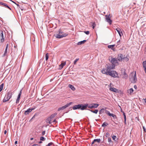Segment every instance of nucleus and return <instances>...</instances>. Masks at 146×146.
I'll return each instance as SVG.
<instances>
[{
	"instance_id": "43",
	"label": "nucleus",
	"mask_w": 146,
	"mask_h": 146,
	"mask_svg": "<svg viewBox=\"0 0 146 146\" xmlns=\"http://www.w3.org/2000/svg\"><path fill=\"white\" fill-rule=\"evenodd\" d=\"M20 98H17V99L16 103V104H18L19 102V101L20 100Z\"/></svg>"
},
{
	"instance_id": "61",
	"label": "nucleus",
	"mask_w": 146,
	"mask_h": 146,
	"mask_svg": "<svg viewBox=\"0 0 146 146\" xmlns=\"http://www.w3.org/2000/svg\"><path fill=\"white\" fill-rule=\"evenodd\" d=\"M143 100H144L145 102L146 103V98L145 99H143Z\"/></svg>"
},
{
	"instance_id": "16",
	"label": "nucleus",
	"mask_w": 146,
	"mask_h": 146,
	"mask_svg": "<svg viewBox=\"0 0 146 146\" xmlns=\"http://www.w3.org/2000/svg\"><path fill=\"white\" fill-rule=\"evenodd\" d=\"M115 30L117 31L120 37L121 36V34H123V33L122 31H121V29L119 28H117L115 29Z\"/></svg>"
},
{
	"instance_id": "35",
	"label": "nucleus",
	"mask_w": 146,
	"mask_h": 146,
	"mask_svg": "<svg viewBox=\"0 0 146 146\" xmlns=\"http://www.w3.org/2000/svg\"><path fill=\"white\" fill-rule=\"evenodd\" d=\"M133 92V90L132 88H131L129 90V92L131 94Z\"/></svg>"
},
{
	"instance_id": "14",
	"label": "nucleus",
	"mask_w": 146,
	"mask_h": 146,
	"mask_svg": "<svg viewBox=\"0 0 146 146\" xmlns=\"http://www.w3.org/2000/svg\"><path fill=\"white\" fill-rule=\"evenodd\" d=\"M124 72H122L121 73L123 75V78L125 79H127L128 77V76L126 73V72L125 71V70L124 69Z\"/></svg>"
},
{
	"instance_id": "9",
	"label": "nucleus",
	"mask_w": 146,
	"mask_h": 146,
	"mask_svg": "<svg viewBox=\"0 0 146 146\" xmlns=\"http://www.w3.org/2000/svg\"><path fill=\"white\" fill-rule=\"evenodd\" d=\"M13 94V92H7V94L5 96V97H6V98L8 100H9L11 98L12 95Z\"/></svg>"
},
{
	"instance_id": "38",
	"label": "nucleus",
	"mask_w": 146,
	"mask_h": 146,
	"mask_svg": "<svg viewBox=\"0 0 146 146\" xmlns=\"http://www.w3.org/2000/svg\"><path fill=\"white\" fill-rule=\"evenodd\" d=\"M92 28L93 29H94V28L96 26V24H95V22H93L92 23Z\"/></svg>"
},
{
	"instance_id": "41",
	"label": "nucleus",
	"mask_w": 146,
	"mask_h": 146,
	"mask_svg": "<svg viewBox=\"0 0 146 146\" xmlns=\"http://www.w3.org/2000/svg\"><path fill=\"white\" fill-rule=\"evenodd\" d=\"M108 142L110 143H113V142L111 140V138L110 137H108Z\"/></svg>"
},
{
	"instance_id": "13",
	"label": "nucleus",
	"mask_w": 146,
	"mask_h": 146,
	"mask_svg": "<svg viewBox=\"0 0 146 146\" xmlns=\"http://www.w3.org/2000/svg\"><path fill=\"white\" fill-rule=\"evenodd\" d=\"M0 37L1 38V42H4V38L3 31L2 30H1L0 31Z\"/></svg>"
},
{
	"instance_id": "7",
	"label": "nucleus",
	"mask_w": 146,
	"mask_h": 146,
	"mask_svg": "<svg viewBox=\"0 0 146 146\" xmlns=\"http://www.w3.org/2000/svg\"><path fill=\"white\" fill-rule=\"evenodd\" d=\"M116 58L112 57L109 59V60L111 63V64L115 65V66L116 65V64H118V62Z\"/></svg>"
},
{
	"instance_id": "25",
	"label": "nucleus",
	"mask_w": 146,
	"mask_h": 146,
	"mask_svg": "<svg viewBox=\"0 0 146 146\" xmlns=\"http://www.w3.org/2000/svg\"><path fill=\"white\" fill-rule=\"evenodd\" d=\"M68 86L69 88L73 91H74L75 90V88L74 87V86L71 84H69Z\"/></svg>"
},
{
	"instance_id": "46",
	"label": "nucleus",
	"mask_w": 146,
	"mask_h": 146,
	"mask_svg": "<svg viewBox=\"0 0 146 146\" xmlns=\"http://www.w3.org/2000/svg\"><path fill=\"white\" fill-rule=\"evenodd\" d=\"M84 33L86 35H88L90 33V32L89 31H86L84 32Z\"/></svg>"
},
{
	"instance_id": "39",
	"label": "nucleus",
	"mask_w": 146,
	"mask_h": 146,
	"mask_svg": "<svg viewBox=\"0 0 146 146\" xmlns=\"http://www.w3.org/2000/svg\"><path fill=\"white\" fill-rule=\"evenodd\" d=\"M48 58V53H46L45 55V60H47Z\"/></svg>"
},
{
	"instance_id": "10",
	"label": "nucleus",
	"mask_w": 146,
	"mask_h": 146,
	"mask_svg": "<svg viewBox=\"0 0 146 146\" xmlns=\"http://www.w3.org/2000/svg\"><path fill=\"white\" fill-rule=\"evenodd\" d=\"M110 71L108 70H107V68H104L101 70L102 73L104 74H105L106 75H108V73Z\"/></svg>"
},
{
	"instance_id": "12",
	"label": "nucleus",
	"mask_w": 146,
	"mask_h": 146,
	"mask_svg": "<svg viewBox=\"0 0 146 146\" xmlns=\"http://www.w3.org/2000/svg\"><path fill=\"white\" fill-rule=\"evenodd\" d=\"M133 80L131 81V82L133 83H135L136 82L137 79L136 77V72L134 74L133 76Z\"/></svg>"
},
{
	"instance_id": "34",
	"label": "nucleus",
	"mask_w": 146,
	"mask_h": 146,
	"mask_svg": "<svg viewBox=\"0 0 146 146\" xmlns=\"http://www.w3.org/2000/svg\"><path fill=\"white\" fill-rule=\"evenodd\" d=\"M100 139H94V141L95 142H98V143H100Z\"/></svg>"
},
{
	"instance_id": "27",
	"label": "nucleus",
	"mask_w": 146,
	"mask_h": 146,
	"mask_svg": "<svg viewBox=\"0 0 146 146\" xmlns=\"http://www.w3.org/2000/svg\"><path fill=\"white\" fill-rule=\"evenodd\" d=\"M105 113L110 116H111L112 114V113H110L109 111L106 110Z\"/></svg>"
},
{
	"instance_id": "42",
	"label": "nucleus",
	"mask_w": 146,
	"mask_h": 146,
	"mask_svg": "<svg viewBox=\"0 0 146 146\" xmlns=\"http://www.w3.org/2000/svg\"><path fill=\"white\" fill-rule=\"evenodd\" d=\"M19 9H20L21 11H23V10H25L24 8L22 6H20L19 7Z\"/></svg>"
},
{
	"instance_id": "31",
	"label": "nucleus",
	"mask_w": 146,
	"mask_h": 146,
	"mask_svg": "<svg viewBox=\"0 0 146 146\" xmlns=\"http://www.w3.org/2000/svg\"><path fill=\"white\" fill-rule=\"evenodd\" d=\"M115 44H113L111 45H109L108 46V47L109 48H111L112 49L115 46Z\"/></svg>"
},
{
	"instance_id": "56",
	"label": "nucleus",
	"mask_w": 146,
	"mask_h": 146,
	"mask_svg": "<svg viewBox=\"0 0 146 146\" xmlns=\"http://www.w3.org/2000/svg\"><path fill=\"white\" fill-rule=\"evenodd\" d=\"M134 88L135 89H136L137 88V87L136 85H134Z\"/></svg>"
},
{
	"instance_id": "28",
	"label": "nucleus",
	"mask_w": 146,
	"mask_h": 146,
	"mask_svg": "<svg viewBox=\"0 0 146 146\" xmlns=\"http://www.w3.org/2000/svg\"><path fill=\"white\" fill-rule=\"evenodd\" d=\"M4 6H5V7L7 8L8 9H9L11 10V8L9 6V5L6 3H5Z\"/></svg>"
},
{
	"instance_id": "58",
	"label": "nucleus",
	"mask_w": 146,
	"mask_h": 146,
	"mask_svg": "<svg viewBox=\"0 0 146 146\" xmlns=\"http://www.w3.org/2000/svg\"><path fill=\"white\" fill-rule=\"evenodd\" d=\"M57 122V121H56V119H54L53 121L52 122L53 123H55V122Z\"/></svg>"
},
{
	"instance_id": "2",
	"label": "nucleus",
	"mask_w": 146,
	"mask_h": 146,
	"mask_svg": "<svg viewBox=\"0 0 146 146\" xmlns=\"http://www.w3.org/2000/svg\"><path fill=\"white\" fill-rule=\"evenodd\" d=\"M58 33L54 35V36L58 38H61L63 37H65L68 35L67 33H64V32L60 29L58 31Z\"/></svg>"
},
{
	"instance_id": "1",
	"label": "nucleus",
	"mask_w": 146,
	"mask_h": 146,
	"mask_svg": "<svg viewBox=\"0 0 146 146\" xmlns=\"http://www.w3.org/2000/svg\"><path fill=\"white\" fill-rule=\"evenodd\" d=\"M87 106V105H85V104H79L74 105L72 107V108L74 110H86V107Z\"/></svg>"
},
{
	"instance_id": "48",
	"label": "nucleus",
	"mask_w": 146,
	"mask_h": 146,
	"mask_svg": "<svg viewBox=\"0 0 146 146\" xmlns=\"http://www.w3.org/2000/svg\"><path fill=\"white\" fill-rule=\"evenodd\" d=\"M6 98H4L3 100V102H5L8 101L9 100H8V99H7V100L5 99Z\"/></svg>"
},
{
	"instance_id": "17",
	"label": "nucleus",
	"mask_w": 146,
	"mask_h": 146,
	"mask_svg": "<svg viewBox=\"0 0 146 146\" xmlns=\"http://www.w3.org/2000/svg\"><path fill=\"white\" fill-rule=\"evenodd\" d=\"M121 112H123V114L124 117V123L125 125L126 124V117L125 113H124L123 111H122L121 110Z\"/></svg>"
},
{
	"instance_id": "54",
	"label": "nucleus",
	"mask_w": 146,
	"mask_h": 146,
	"mask_svg": "<svg viewBox=\"0 0 146 146\" xmlns=\"http://www.w3.org/2000/svg\"><path fill=\"white\" fill-rule=\"evenodd\" d=\"M5 3L0 1V5L4 6Z\"/></svg>"
},
{
	"instance_id": "11",
	"label": "nucleus",
	"mask_w": 146,
	"mask_h": 146,
	"mask_svg": "<svg viewBox=\"0 0 146 146\" xmlns=\"http://www.w3.org/2000/svg\"><path fill=\"white\" fill-rule=\"evenodd\" d=\"M124 56L121 54H119L117 57V60L119 61H121L122 59H123Z\"/></svg>"
},
{
	"instance_id": "44",
	"label": "nucleus",
	"mask_w": 146,
	"mask_h": 146,
	"mask_svg": "<svg viewBox=\"0 0 146 146\" xmlns=\"http://www.w3.org/2000/svg\"><path fill=\"white\" fill-rule=\"evenodd\" d=\"M79 58H76V59L74 60V64H76V62H77V61L79 60Z\"/></svg>"
},
{
	"instance_id": "32",
	"label": "nucleus",
	"mask_w": 146,
	"mask_h": 146,
	"mask_svg": "<svg viewBox=\"0 0 146 146\" xmlns=\"http://www.w3.org/2000/svg\"><path fill=\"white\" fill-rule=\"evenodd\" d=\"M46 138L44 137L41 136L40 137V140L41 141H44L45 140Z\"/></svg>"
},
{
	"instance_id": "37",
	"label": "nucleus",
	"mask_w": 146,
	"mask_h": 146,
	"mask_svg": "<svg viewBox=\"0 0 146 146\" xmlns=\"http://www.w3.org/2000/svg\"><path fill=\"white\" fill-rule=\"evenodd\" d=\"M111 116L113 117L114 119H117V118L116 116L113 113L112 114V115H111Z\"/></svg>"
},
{
	"instance_id": "21",
	"label": "nucleus",
	"mask_w": 146,
	"mask_h": 146,
	"mask_svg": "<svg viewBox=\"0 0 146 146\" xmlns=\"http://www.w3.org/2000/svg\"><path fill=\"white\" fill-rule=\"evenodd\" d=\"M110 90L113 92H117V90L114 87H111L110 88Z\"/></svg>"
},
{
	"instance_id": "20",
	"label": "nucleus",
	"mask_w": 146,
	"mask_h": 146,
	"mask_svg": "<svg viewBox=\"0 0 146 146\" xmlns=\"http://www.w3.org/2000/svg\"><path fill=\"white\" fill-rule=\"evenodd\" d=\"M8 47V44H7L6 46V47L5 50L4 54L3 55V56H5L7 53V50Z\"/></svg>"
},
{
	"instance_id": "57",
	"label": "nucleus",
	"mask_w": 146,
	"mask_h": 146,
	"mask_svg": "<svg viewBox=\"0 0 146 146\" xmlns=\"http://www.w3.org/2000/svg\"><path fill=\"white\" fill-rule=\"evenodd\" d=\"M120 42H121V41H120V40H119L117 41V43H118V44H117V46L118 45H119V43H120Z\"/></svg>"
},
{
	"instance_id": "47",
	"label": "nucleus",
	"mask_w": 146,
	"mask_h": 146,
	"mask_svg": "<svg viewBox=\"0 0 146 146\" xmlns=\"http://www.w3.org/2000/svg\"><path fill=\"white\" fill-rule=\"evenodd\" d=\"M53 144V143L52 142H50L49 143H48L47 145H46L47 146H50L51 145H52Z\"/></svg>"
},
{
	"instance_id": "8",
	"label": "nucleus",
	"mask_w": 146,
	"mask_h": 146,
	"mask_svg": "<svg viewBox=\"0 0 146 146\" xmlns=\"http://www.w3.org/2000/svg\"><path fill=\"white\" fill-rule=\"evenodd\" d=\"M110 15H106L105 16L106 17V21L110 25H111L112 22V20H111V18L110 17Z\"/></svg>"
},
{
	"instance_id": "26",
	"label": "nucleus",
	"mask_w": 146,
	"mask_h": 146,
	"mask_svg": "<svg viewBox=\"0 0 146 146\" xmlns=\"http://www.w3.org/2000/svg\"><path fill=\"white\" fill-rule=\"evenodd\" d=\"M108 125V124L106 122H104L102 125V127H105Z\"/></svg>"
},
{
	"instance_id": "15",
	"label": "nucleus",
	"mask_w": 146,
	"mask_h": 146,
	"mask_svg": "<svg viewBox=\"0 0 146 146\" xmlns=\"http://www.w3.org/2000/svg\"><path fill=\"white\" fill-rule=\"evenodd\" d=\"M66 64V62H62L59 65L60 67L59 69H61L64 67V66H65Z\"/></svg>"
},
{
	"instance_id": "4",
	"label": "nucleus",
	"mask_w": 146,
	"mask_h": 146,
	"mask_svg": "<svg viewBox=\"0 0 146 146\" xmlns=\"http://www.w3.org/2000/svg\"><path fill=\"white\" fill-rule=\"evenodd\" d=\"M108 73V75L110 76L113 78H118L119 77L117 73L114 70H111V71H110Z\"/></svg>"
},
{
	"instance_id": "24",
	"label": "nucleus",
	"mask_w": 146,
	"mask_h": 146,
	"mask_svg": "<svg viewBox=\"0 0 146 146\" xmlns=\"http://www.w3.org/2000/svg\"><path fill=\"white\" fill-rule=\"evenodd\" d=\"M86 40H84L82 41H80L78 42L77 43V44L78 45H81L82 44L84 43L85 42H86Z\"/></svg>"
},
{
	"instance_id": "55",
	"label": "nucleus",
	"mask_w": 146,
	"mask_h": 146,
	"mask_svg": "<svg viewBox=\"0 0 146 146\" xmlns=\"http://www.w3.org/2000/svg\"><path fill=\"white\" fill-rule=\"evenodd\" d=\"M13 3H14L17 6V7H19L20 6V5L18 4L17 3H16L15 2H13Z\"/></svg>"
},
{
	"instance_id": "50",
	"label": "nucleus",
	"mask_w": 146,
	"mask_h": 146,
	"mask_svg": "<svg viewBox=\"0 0 146 146\" xmlns=\"http://www.w3.org/2000/svg\"><path fill=\"white\" fill-rule=\"evenodd\" d=\"M36 108V107L35 106H34L31 108V110L32 111V110H34Z\"/></svg>"
},
{
	"instance_id": "23",
	"label": "nucleus",
	"mask_w": 146,
	"mask_h": 146,
	"mask_svg": "<svg viewBox=\"0 0 146 146\" xmlns=\"http://www.w3.org/2000/svg\"><path fill=\"white\" fill-rule=\"evenodd\" d=\"M106 111V109L104 108L101 109L99 111V114H101L102 113H104Z\"/></svg>"
},
{
	"instance_id": "40",
	"label": "nucleus",
	"mask_w": 146,
	"mask_h": 146,
	"mask_svg": "<svg viewBox=\"0 0 146 146\" xmlns=\"http://www.w3.org/2000/svg\"><path fill=\"white\" fill-rule=\"evenodd\" d=\"M123 59L125 60V61L126 62L128 61L129 60V58H127V57H125V56H124Z\"/></svg>"
},
{
	"instance_id": "62",
	"label": "nucleus",
	"mask_w": 146,
	"mask_h": 146,
	"mask_svg": "<svg viewBox=\"0 0 146 146\" xmlns=\"http://www.w3.org/2000/svg\"><path fill=\"white\" fill-rule=\"evenodd\" d=\"M7 133V131L6 130H5L4 131V133L5 134H6Z\"/></svg>"
},
{
	"instance_id": "29",
	"label": "nucleus",
	"mask_w": 146,
	"mask_h": 146,
	"mask_svg": "<svg viewBox=\"0 0 146 146\" xmlns=\"http://www.w3.org/2000/svg\"><path fill=\"white\" fill-rule=\"evenodd\" d=\"M57 114V113H55L53 114H52V115H51L50 116V118L51 119L53 118L54 117H55V116Z\"/></svg>"
},
{
	"instance_id": "36",
	"label": "nucleus",
	"mask_w": 146,
	"mask_h": 146,
	"mask_svg": "<svg viewBox=\"0 0 146 146\" xmlns=\"http://www.w3.org/2000/svg\"><path fill=\"white\" fill-rule=\"evenodd\" d=\"M22 90H21L20 91V92L19 93V94H18V96L17 98H20V97H21V94H22Z\"/></svg>"
},
{
	"instance_id": "19",
	"label": "nucleus",
	"mask_w": 146,
	"mask_h": 146,
	"mask_svg": "<svg viewBox=\"0 0 146 146\" xmlns=\"http://www.w3.org/2000/svg\"><path fill=\"white\" fill-rule=\"evenodd\" d=\"M87 110L90 111L91 112L95 114H97L98 111V110L97 109H95L94 110L91 109H87Z\"/></svg>"
},
{
	"instance_id": "49",
	"label": "nucleus",
	"mask_w": 146,
	"mask_h": 146,
	"mask_svg": "<svg viewBox=\"0 0 146 146\" xmlns=\"http://www.w3.org/2000/svg\"><path fill=\"white\" fill-rule=\"evenodd\" d=\"M112 137L113 140H115V139L116 138V136L115 135H113Z\"/></svg>"
},
{
	"instance_id": "18",
	"label": "nucleus",
	"mask_w": 146,
	"mask_h": 146,
	"mask_svg": "<svg viewBox=\"0 0 146 146\" xmlns=\"http://www.w3.org/2000/svg\"><path fill=\"white\" fill-rule=\"evenodd\" d=\"M32 111L31 110V108H29L26 111H25L24 113V114L25 115H27L29 114L30 112H31Z\"/></svg>"
},
{
	"instance_id": "5",
	"label": "nucleus",
	"mask_w": 146,
	"mask_h": 146,
	"mask_svg": "<svg viewBox=\"0 0 146 146\" xmlns=\"http://www.w3.org/2000/svg\"><path fill=\"white\" fill-rule=\"evenodd\" d=\"M115 67V65L110 63L106 64V68H107V70H108L109 71H111V70L114 69Z\"/></svg>"
},
{
	"instance_id": "6",
	"label": "nucleus",
	"mask_w": 146,
	"mask_h": 146,
	"mask_svg": "<svg viewBox=\"0 0 146 146\" xmlns=\"http://www.w3.org/2000/svg\"><path fill=\"white\" fill-rule=\"evenodd\" d=\"M72 103V102H70L68 103L67 104L59 108L58 109V111H59L61 110H64L65 109L68 107L69 106L71 105Z\"/></svg>"
},
{
	"instance_id": "52",
	"label": "nucleus",
	"mask_w": 146,
	"mask_h": 146,
	"mask_svg": "<svg viewBox=\"0 0 146 146\" xmlns=\"http://www.w3.org/2000/svg\"><path fill=\"white\" fill-rule=\"evenodd\" d=\"M143 128L144 131L145 132H146V128H145L144 126L143 127Z\"/></svg>"
},
{
	"instance_id": "45",
	"label": "nucleus",
	"mask_w": 146,
	"mask_h": 146,
	"mask_svg": "<svg viewBox=\"0 0 146 146\" xmlns=\"http://www.w3.org/2000/svg\"><path fill=\"white\" fill-rule=\"evenodd\" d=\"M110 134L109 133L107 132L106 133V137H108L110 136Z\"/></svg>"
},
{
	"instance_id": "53",
	"label": "nucleus",
	"mask_w": 146,
	"mask_h": 146,
	"mask_svg": "<svg viewBox=\"0 0 146 146\" xmlns=\"http://www.w3.org/2000/svg\"><path fill=\"white\" fill-rule=\"evenodd\" d=\"M72 108H71H71H69V110H68L65 113H67L68 112H69V110H72Z\"/></svg>"
},
{
	"instance_id": "30",
	"label": "nucleus",
	"mask_w": 146,
	"mask_h": 146,
	"mask_svg": "<svg viewBox=\"0 0 146 146\" xmlns=\"http://www.w3.org/2000/svg\"><path fill=\"white\" fill-rule=\"evenodd\" d=\"M143 67L144 68H146V60H145L143 62Z\"/></svg>"
},
{
	"instance_id": "22",
	"label": "nucleus",
	"mask_w": 146,
	"mask_h": 146,
	"mask_svg": "<svg viewBox=\"0 0 146 146\" xmlns=\"http://www.w3.org/2000/svg\"><path fill=\"white\" fill-rule=\"evenodd\" d=\"M43 61V60L42 59H40L38 62V63L39 64V66L41 64V63H42V65H41V67L43 66V63H44V61Z\"/></svg>"
},
{
	"instance_id": "63",
	"label": "nucleus",
	"mask_w": 146,
	"mask_h": 146,
	"mask_svg": "<svg viewBox=\"0 0 146 146\" xmlns=\"http://www.w3.org/2000/svg\"><path fill=\"white\" fill-rule=\"evenodd\" d=\"M38 145V144H34L32 146H36V145Z\"/></svg>"
},
{
	"instance_id": "59",
	"label": "nucleus",
	"mask_w": 146,
	"mask_h": 146,
	"mask_svg": "<svg viewBox=\"0 0 146 146\" xmlns=\"http://www.w3.org/2000/svg\"><path fill=\"white\" fill-rule=\"evenodd\" d=\"M95 142V141H94V140L93 141L92 143V145L94 144Z\"/></svg>"
},
{
	"instance_id": "51",
	"label": "nucleus",
	"mask_w": 146,
	"mask_h": 146,
	"mask_svg": "<svg viewBox=\"0 0 146 146\" xmlns=\"http://www.w3.org/2000/svg\"><path fill=\"white\" fill-rule=\"evenodd\" d=\"M45 131H42V135H44L45 134Z\"/></svg>"
},
{
	"instance_id": "64",
	"label": "nucleus",
	"mask_w": 146,
	"mask_h": 146,
	"mask_svg": "<svg viewBox=\"0 0 146 146\" xmlns=\"http://www.w3.org/2000/svg\"><path fill=\"white\" fill-rule=\"evenodd\" d=\"M144 68V70H145V73H146V68Z\"/></svg>"
},
{
	"instance_id": "3",
	"label": "nucleus",
	"mask_w": 146,
	"mask_h": 146,
	"mask_svg": "<svg viewBox=\"0 0 146 146\" xmlns=\"http://www.w3.org/2000/svg\"><path fill=\"white\" fill-rule=\"evenodd\" d=\"M85 105H87L86 107V110L87 109H90L94 108H97L99 106V104L96 103H92L88 104H85Z\"/></svg>"
},
{
	"instance_id": "60",
	"label": "nucleus",
	"mask_w": 146,
	"mask_h": 146,
	"mask_svg": "<svg viewBox=\"0 0 146 146\" xmlns=\"http://www.w3.org/2000/svg\"><path fill=\"white\" fill-rule=\"evenodd\" d=\"M17 141H15V145H16V144H17Z\"/></svg>"
},
{
	"instance_id": "33",
	"label": "nucleus",
	"mask_w": 146,
	"mask_h": 146,
	"mask_svg": "<svg viewBox=\"0 0 146 146\" xmlns=\"http://www.w3.org/2000/svg\"><path fill=\"white\" fill-rule=\"evenodd\" d=\"M3 86H4V84L3 83H2L0 85V92H1L3 90Z\"/></svg>"
}]
</instances>
